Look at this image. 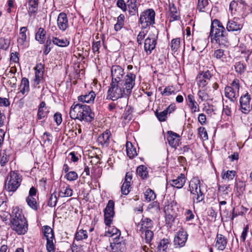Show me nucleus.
I'll use <instances>...</instances> for the list:
<instances>
[{"mask_svg": "<svg viewBox=\"0 0 252 252\" xmlns=\"http://www.w3.org/2000/svg\"><path fill=\"white\" fill-rule=\"evenodd\" d=\"M135 74L129 73L125 76V82L111 81L106 98L116 100L124 95H129L135 85Z\"/></svg>", "mask_w": 252, "mask_h": 252, "instance_id": "1", "label": "nucleus"}, {"mask_svg": "<svg viewBox=\"0 0 252 252\" xmlns=\"http://www.w3.org/2000/svg\"><path fill=\"white\" fill-rule=\"evenodd\" d=\"M10 216L11 228L18 234H24L28 230V222L22 210L19 207H13Z\"/></svg>", "mask_w": 252, "mask_h": 252, "instance_id": "2", "label": "nucleus"}, {"mask_svg": "<svg viewBox=\"0 0 252 252\" xmlns=\"http://www.w3.org/2000/svg\"><path fill=\"white\" fill-rule=\"evenodd\" d=\"M69 115L72 119L87 122H91L94 118V114L89 106L81 103L75 104V102L70 108Z\"/></svg>", "mask_w": 252, "mask_h": 252, "instance_id": "3", "label": "nucleus"}, {"mask_svg": "<svg viewBox=\"0 0 252 252\" xmlns=\"http://www.w3.org/2000/svg\"><path fill=\"white\" fill-rule=\"evenodd\" d=\"M114 202L113 200H109L108 204L104 209V222L106 225L108 227V229L106 233L110 234V236H114V239H119L121 235L120 231L115 227L114 226H111V223L112 219L114 215Z\"/></svg>", "mask_w": 252, "mask_h": 252, "instance_id": "4", "label": "nucleus"}, {"mask_svg": "<svg viewBox=\"0 0 252 252\" xmlns=\"http://www.w3.org/2000/svg\"><path fill=\"white\" fill-rule=\"evenodd\" d=\"M153 227V221L149 218L141 220L137 226V231L142 238H144L147 244H150L154 237V232L151 230Z\"/></svg>", "mask_w": 252, "mask_h": 252, "instance_id": "5", "label": "nucleus"}, {"mask_svg": "<svg viewBox=\"0 0 252 252\" xmlns=\"http://www.w3.org/2000/svg\"><path fill=\"white\" fill-rule=\"evenodd\" d=\"M22 181V176L15 171H11L5 181V189L9 192H14L20 187Z\"/></svg>", "mask_w": 252, "mask_h": 252, "instance_id": "6", "label": "nucleus"}, {"mask_svg": "<svg viewBox=\"0 0 252 252\" xmlns=\"http://www.w3.org/2000/svg\"><path fill=\"white\" fill-rule=\"evenodd\" d=\"M155 15L153 9H148L141 14L139 22L141 24L142 29H146L155 24Z\"/></svg>", "mask_w": 252, "mask_h": 252, "instance_id": "7", "label": "nucleus"}, {"mask_svg": "<svg viewBox=\"0 0 252 252\" xmlns=\"http://www.w3.org/2000/svg\"><path fill=\"white\" fill-rule=\"evenodd\" d=\"M200 184V180L198 178H193L190 181L189 185L190 193L196 195L197 202L202 201L204 198V194L201 191Z\"/></svg>", "mask_w": 252, "mask_h": 252, "instance_id": "8", "label": "nucleus"}, {"mask_svg": "<svg viewBox=\"0 0 252 252\" xmlns=\"http://www.w3.org/2000/svg\"><path fill=\"white\" fill-rule=\"evenodd\" d=\"M158 35V32L157 30H155L153 34H150L148 37L145 40L144 51L147 53V55H150L155 48Z\"/></svg>", "mask_w": 252, "mask_h": 252, "instance_id": "9", "label": "nucleus"}, {"mask_svg": "<svg viewBox=\"0 0 252 252\" xmlns=\"http://www.w3.org/2000/svg\"><path fill=\"white\" fill-rule=\"evenodd\" d=\"M226 31L222 23L218 19H214L211 23L210 36L211 40H213L216 37L220 35Z\"/></svg>", "mask_w": 252, "mask_h": 252, "instance_id": "10", "label": "nucleus"}, {"mask_svg": "<svg viewBox=\"0 0 252 252\" xmlns=\"http://www.w3.org/2000/svg\"><path fill=\"white\" fill-rule=\"evenodd\" d=\"M112 81L117 82H125V76L124 71L120 65H113L111 70Z\"/></svg>", "mask_w": 252, "mask_h": 252, "instance_id": "11", "label": "nucleus"}, {"mask_svg": "<svg viewBox=\"0 0 252 252\" xmlns=\"http://www.w3.org/2000/svg\"><path fill=\"white\" fill-rule=\"evenodd\" d=\"M251 99V95L248 93L241 96L240 98V104L242 113L248 114L252 109V105L250 104Z\"/></svg>", "mask_w": 252, "mask_h": 252, "instance_id": "12", "label": "nucleus"}, {"mask_svg": "<svg viewBox=\"0 0 252 252\" xmlns=\"http://www.w3.org/2000/svg\"><path fill=\"white\" fill-rule=\"evenodd\" d=\"M188 233L183 229L180 230L175 236L174 240V245L176 247H183L188 239Z\"/></svg>", "mask_w": 252, "mask_h": 252, "instance_id": "13", "label": "nucleus"}, {"mask_svg": "<svg viewBox=\"0 0 252 252\" xmlns=\"http://www.w3.org/2000/svg\"><path fill=\"white\" fill-rule=\"evenodd\" d=\"M167 140L171 147L176 148L179 144L180 137L178 134L170 130L167 132Z\"/></svg>", "mask_w": 252, "mask_h": 252, "instance_id": "14", "label": "nucleus"}, {"mask_svg": "<svg viewBox=\"0 0 252 252\" xmlns=\"http://www.w3.org/2000/svg\"><path fill=\"white\" fill-rule=\"evenodd\" d=\"M57 26L59 29L62 32L65 31L68 27V18L64 12L60 13L57 19Z\"/></svg>", "mask_w": 252, "mask_h": 252, "instance_id": "15", "label": "nucleus"}, {"mask_svg": "<svg viewBox=\"0 0 252 252\" xmlns=\"http://www.w3.org/2000/svg\"><path fill=\"white\" fill-rule=\"evenodd\" d=\"M215 247L219 251L224 250L227 244V238L221 234H217L215 239Z\"/></svg>", "mask_w": 252, "mask_h": 252, "instance_id": "16", "label": "nucleus"}, {"mask_svg": "<svg viewBox=\"0 0 252 252\" xmlns=\"http://www.w3.org/2000/svg\"><path fill=\"white\" fill-rule=\"evenodd\" d=\"M231 189L230 188V185H219L218 187V192L219 195L218 200H219L220 198L222 199L227 200L229 198V193Z\"/></svg>", "mask_w": 252, "mask_h": 252, "instance_id": "17", "label": "nucleus"}, {"mask_svg": "<svg viewBox=\"0 0 252 252\" xmlns=\"http://www.w3.org/2000/svg\"><path fill=\"white\" fill-rule=\"evenodd\" d=\"M237 18H234L229 20L227 23L226 29L228 32H235L240 31L243 28V25L238 23L236 21Z\"/></svg>", "mask_w": 252, "mask_h": 252, "instance_id": "18", "label": "nucleus"}, {"mask_svg": "<svg viewBox=\"0 0 252 252\" xmlns=\"http://www.w3.org/2000/svg\"><path fill=\"white\" fill-rule=\"evenodd\" d=\"M110 133L109 131H106L105 132L101 134L97 138V142L98 145L107 147L109 144V138Z\"/></svg>", "mask_w": 252, "mask_h": 252, "instance_id": "19", "label": "nucleus"}, {"mask_svg": "<svg viewBox=\"0 0 252 252\" xmlns=\"http://www.w3.org/2000/svg\"><path fill=\"white\" fill-rule=\"evenodd\" d=\"M95 97V93L92 91L88 94L79 96L78 97V99L80 102H86L87 103H92L94 102Z\"/></svg>", "mask_w": 252, "mask_h": 252, "instance_id": "20", "label": "nucleus"}, {"mask_svg": "<svg viewBox=\"0 0 252 252\" xmlns=\"http://www.w3.org/2000/svg\"><path fill=\"white\" fill-rule=\"evenodd\" d=\"M186 182L184 175L181 174L177 179H173L169 181L170 185L175 188L180 189L185 185Z\"/></svg>", "mask_w": 252, "mask_h": 252, "instance_id": "21", "label": "nucleus"}, {"mask_svg": "<svg viewBox=\"0 0 252 252\" xmlns=\"http://www.w3.org/2000/svg\"><path fill=\"white\" fill-rule=\"evenodd\" d=\"M213 40L220 45L227 46L228 44L227 32L226 31H223V33H221L220 35L216 37Z\"/></svg>", "mask_w": 252, "mask_h": 252, "instance_id": "22", "label": "nucleus"}, {"mask_svg": "<svg viewBox=\"0 0 252 252\" xmlns=\"http://www.w3.org/2000/svg\"><path fill=\"white\" fill-rule=\"evenodd\" d=\"M224 93L225 96L231 101H234V98H236L239 95L237 91L232 89L231 86H226L225 88Z\"/></svg>", "mask_w": 252, "mask_h": 252, "instance_id": "23", "label": "nucleus"}, {"mask_svg": "<svg viewBox=\"0 0 252 252\" xmlns=\"http://www.w3.org/2000/svg\"><path fill=\"white\" fill-rule=\"evenodd\" d=\"M127 5L130 15H135L136 13L138 12L137 0H128L127 1Z\"/></svg>", "mask_w": 252, "mask_h": 252, "instance_id": "24", "label": "nucleus"}, {"mask_svg": "<svg viewBox=\"0 0 252 252\" xmlns=\"http://www.w3.org/2000/svg\"><path fill=\"white\" fill-rule=\"evenodd\" d=\"M188 101L189 102V106L191 109L192 112H196L199 111L198 105L192 94H189L188 95Z\"/></svg>", "mask_w": 252, "mask_h": 252, "instance_id": "25", "label": "nucleus"}, {"mask_svg": "<svg viewBox=\"0 0 252 252\" xmlns=\"http://www.w3.org/2000/svg\"><path fill=\"white\" fill-rule=\"evenodd\" d=\"M169 16L170 17V21L177 20L180 18V16L178 14L177 9L174 3L170 4L169 5Z\"/></svg>", "mask_w": 252, "mask_h": 252, "instance_id": "26", "label": "nucleus"}, {"mask_svg": "<svg viewBox=\"0 0 252 252\" xmlns=\"http://www.w3.org/2000/svg\"><path fill=\"white\" fill-rule=\"evenodd\" d=\"M39 0H28V12L31 14L36 13L38 10Z\"/></svg>", "mask_w": 252, "mask_h": 252, "instance_id": "27", "label": "nucleus"}, {"mask_svg": "<svg viewBox=\"0 0 252 252\" xmlns=\"http://www.w3.org/2000/svg\"><path fill=\"white\" fill-rule=\"evenodd\" d=\"M20 92L23 94L26 93H28L30 91L29 81V80L24 77L22 79L20 88Z\"/></svg>", "mask_w": 252, "mask_h": 252, "instance_id": "28", "label": "nucleus"}, {"mask_svg": "<svg viewBox=\"0 0 252 252\" xmlns=\"http://www.w3.org/2000/svg\"><path fill=\"white\" fill-rule=\"evenodd\" d=\"M126 149L127 155L130 158H132L137 155L136 149L133 147L131 142H126Z\"/></svg>", "mask_w": 252, "mask_h": 252, "instance_id": "29", "label": "nucleus"}, {"mask_svg": "<svg viewBox=\"0 0 252 252\" xmlns=\"http://www.w3.org/2000/svg\"><path fill=\"white\" fill-rule=\"evenodd\" d=\"M136 173L142 179H147L148 176L147 168L144 165H140L137 168Z\"/></svg>", "mask_w": 252, "mask_h": 252, "instance_id": "30", "label": "nucleus"}, {"mask_svg": "<svg viewBox=\"0 0 252 252\" xmlns=\"http://www.w3.org/2000/svg\"><path fill=\"white\" fill-rule=\"evenodd\" d=\"M52 41L55 45L60 47H66L69 44V41L66 38L59 39L53 37Z\"/></svg>", "mask_w": 252, "mask_h": 252, "instance_id": "31", "label": "nucleus"}, {"mask_svg": "<svg viewBox=\"0 0 252 252\" xmlns=\"http://www.w3.org/2000/svg\"><path fill=\"white\" fill-rule=\"evenodd\" d=\"M27 31L26 27H21L20 30V35L17 41L19 45H23L27 39L26 32Z\"/></svg>", "mask_w": 252, "mask_h": 252, "instance_id": "32", "label": "nucleus"}, {"mask_svg": "<svg viewBox=\"0 0 252 252\" xmlns=\"http://www.w3.org/2000/svg\"><path fill=\"white\" fill-rule=\"evenodd\" d=\"M169 244L168 239L164 238L161 240L158 246V252H165Z\"/></svg>", "mask_w": 252, "mask_h": 252, "instance_id": "33", "label": "nucleus"}, {"mask_svg": "<svg viewBox=\"0 0 252 252\" xmlns=\"http://www.w3.org/2000/svg\"><path fill=\"white\" fill-rule=\"evenodd\" d=\"M46 32L43 28H40L35 34V39L40 43H43L45 39Z\"/></svg>", "mask_w": 252, "mask_h": 252, "instance_id": "34", "label": "nucleus"}, {"mask_svg": "<svg viewBox=\"0 0 252 252\" xmlns=\"http://www.w3.org/2000/svg\"><path fill=\"white\" fill-rule=\"evenodd\" d=\"M43 233L46 240L51 238H54V234L53 230L49 226L45 225L43 227Z\"/></svg>", "mask_w": 252, "mask_h": 252, "instance_id": "35", "label": "nucleus"}, {"mask_svg": "<svg viewBox=\"0 0 252 252\" xmlns=\"http://www.w3.org/2000/svg\"><path fill=\"white\" fill-rule=\"evenodd\" d=\"M236 172L234 170H227L223 171L221 174V177L223 180H227L228 181L232 180L235 177Z\"/></svg>", "mask_w": 252, "mask_h": 252, "instance_id": "36", "label": "nucleus"}, {"mask_svg": "<svg viewBox=\"0 0 252 252\" xmlns=\"http://www.w3.org/2000/svg\"><path fill=\"white\" fill-rule=\"evenodd\" d=\"M145 198L148 201L150 202L154 200L156 197V195L154 191L150 189L146 190L144 193Z\"/></svg>", "mask_w": 252, "mask_h": 252, "instance_id": "37", "label": "nucleus"}, {"mask_svg": "<svg viewBox=\"0 0 252 252\" xmlns=\"http://www.w3.org/2000/svg\"><path fill=\"white\" fill-rule=\"evenodd\" d=\"M26 202L28 205L32 209L37 210L38 209V205L36 199L32 196H28L26 198Z\"/></svg>", "mask_w": 252, "mask_h": 252, "instance_id": "38", "label": "nucleus"}, {"mask_svg": "<svg viewBox=\"0 0 252 252\" xmlns=\"http://www.w3.org/2000/svg\"><path fill=\"white\" fill-rule=\"evenodd\" d=\"M88 238L87 232L85 230L80 229L75 234V239L77 241L86 239Z\"/></svg>", "mask_w": 252, "mask_h": 252, "instance_id": "39", "label": "nucleus"}, {"mask_svg": "<svg viewBox=\"0 0 252 252\" xmlns=\"http://www.w3.org/2000/svg\"><path fill=\"white\" fill-rule=\"evenodd\" d=\"M155 115L160 122H164L167 118L168 112L165 109L163 111L158 112V110L155 112Z\"/></svg>", "mask_w": 252, "mask_h": 252, "instance_id": "40", "label": "nucleus"}, {"mask_svg": "<svg viewBox=\"0 0 252 252\" xmlns=\"http://www.w3.org/2000/svg\"><path fill=\"white\" fill-rule=\"evenodd\" d=\"M53 239H55V238L50 239L48 238L47 240L46 249L48 252H55V247L53 243Z\"/></svg>", "mask_w": 252, "mask_h": 252, "instance_id": "41", "label": "nucleus"}, {"mask_svg": "<svg viewBox=\"0 0 252 252\" xmlns=\"http://www.w3.org/2000/svg\"><path fill=\"white\" fill-rule=\"evenodd\" d=\"M180 46V38H175L172 40L171 42V48L172 51L176 52Z\"/></svg>", "mask_w": 252, "mask_h": 252, "instance_id": "42", "label": "nucleus"}, {"mask_svg": "<svg viewBox=\"0 0 252 252\" xmlns=\"http://www.w3.org/2000/svg\"><path fill=\"white\" fill-rule=\"evenodd\" d=\"M9 160V156L7 155L5 151H3L0 155V164L1 166H4Z\"/></svg>", "mask_w": 252, "mask_h": 252, "instance_id": "43", "label": "nucleus"}, {"mask_svg": "<svg viewBox=\"0 0 252 252\" xmlns=\"http://www.w3.org/2000/svg\"><path fill=\"white\" fill-rule=\"evenodd\" d=\"M198 132L200 137L203 140H206L208 139V133L205 127L202 126L199 127L198 128Z\"/></svg>", "mask_w": 252, "mask_h": 252, "instance_id": "44", "label": "nucleus"}, {"mask_svg": "<svg viewBox=\"0 0 252 252\" xmlns=\"http://www.w3.org/2000/svg\"><path fill=\"white\" fill-rule=\"evenodd\" d=\"M234 68L236 72L241 74L244 72L246 66L243 64V63L239 62L235 63L234 65Z\"/></svg>", "mask_w": 252, "mask_h": 252, "instance_id": "45", "label": "nucleus"}, {"mask_svg": "<svg viewBox=\"0 0 252 252\" xmlns=\"http://www.w3.org/2000/svg\"><path fill=\"white\" fill-rule=\"evenodd\" d=\"M181 151L180 154L185 155V156H189L192 153V150L188 145H185L181 147L180 149Z\"/></svg>", "mask_w": 252, "mask_h": 252, "instance_id": "46", "label": "nucleus"}, {"mask_svg": "<svg viewBox=\"0 0 252 252\" xmlns=\"http://www.w3.org/2000/svg\"><path fill=\"white\" fill-rule=\"evenodd\" d=\"M130 184L124 182L121 187L122 193L124 195L128 194L130 190Z\"/></svg>", "mask_w": 252, "mask_h": 252, "instance_id": "47", "label": "nucleus"}, {"mask_svg": "<svg viewBox=\"0 0 252 252\" xmlns=\"http://www.w3.org/2000/svg\"><path fill=\"white\" fill-rule=\"evenodd\" d=\"M10 44V40L8 39L4 38H0V48L6 50L9 47Z\"/></svg>", "mask_w": 252, "mask_h": 252, "instance_id": "48", "label": "nucleus"}, {"mask_svg": "<svg viewBox=\"0 0 252 252\" xmlns=\"http://www.w3.org/2000/svg\"><path fill=\"white\" fill-rule=\"evenodd\" d=\"M208 4V0H198L197 9L200 12H204L203 9Z\"/></svg>", "mask_w": 252, "mask_h": 252, "instance_id": "49", "label": "nucleus"}, {"mask_svg": "<svg viewBox=\"0 0 252 252\" xmlns=\"http://www.w3.org/2000/svg\"><path fill=\"white\" fill-rule=\"evenodd\" d=\"M57 202V197L55 193H52L48 200V205L50 207H53L56 206Z\"/></svg>", "mask_w": 252, "mask_h": 252, "instance_id": "50", "label": "nucleus"}, {"mask_svg": "<svg viewBox=\"0 0 252 252\" xmlns=\"http://www.w3.org/2000/svg\"><path fill=\"white\" fill-rule=\"evenodd\" d=\"M212 74H211L209 70H207L204 72H202L199 74L197 76V78H202L206 79L207 81H209L212 78Z\"/></svg>", "mask_w": 252, "mask_h": 252, "instance_id": "51", "label": "nucleus"}, {"mask_svg": "<svg viewBox=\"0 0 252 252\" xmlns=\"http://www.w3.org/2000/svg\"><path fill=\"white\" fill-rule=\"evenodd\" d=\"M65 177L67 180L74 181L78 178V175L75 171H70L66 174Z\"/></svg>", "mask_w": 252, "mask_h": 252, "instance_id": "52", "label": "nucleus"}, {"mask_svg": "<svg viewBox=\"0 0 252 252\" xmlns=\"http://www.w3.org/2000/svg\"><path fill=\"white\" fill-rule=\"evenodd\" d=\"M172 89V87H166L163 92H161V94L162 95L169 96L172 94H174V91Z\"/></svg>", "mask_w": 252, "mask_h": 252, "instance_id": "53", "label": "nucleus"}, {"mask_svg": "<svg viewBox=\"0 0 252 252\" xmlns=\"http://www.w3.org/2000/svg\"><path fill=\"white\" fill-rule=\"evenodd\" d=\"M224 56V51L222 49H218L215 51L214 56L217 59L222 60Z\"/></svg>", "mask_w": 252, "mask_h": 252, "instance_id": "54", "label": "nucleus"}, {"mask_svg": "<svg viewBox=\"0 0 252 252\" xmlns=\"http://www.w3.org/2000/svg\"><path fill=\"white\" fill-rule=\"evenodd\" d=\"M45 109H38L37 118L38 120H41L47 116V111H45Z\"/></svg>", "mask_w": 252, "mask_h": 252, "instance_id": "55", "label": "nucleus"}, {"mask_svg": "<svg viewBox=\"0 0 252 252\" xmlns=\"http://www.w3.org/2000/svg\"><path fill=\"white\" fill-rule=\"evenodd\" d=\"M52 41L49 38H48L46 40L45 48L43 51V53L45 55H47L51 50V47H50V46L51 44Z\"/></svg>", "mask_w": 252, "mask_h": 252, "instance_id": "56", "label": "nucleus"}, {"mask_svg": "<svg viewBox=\"0 0 252 252\" xmlns=\"http://www.w3.org/2000/svg\"><path fill=\"white\" fill-rule=\"evenodd\" d=\"M54 119L58 126H59L62 122V117L61 113H56L54 115Z\"/></svg>", "mask_w": 252, "mask_h": 252, "instance_id": "57", "label": "nucleus"}, {"mask_svg": "<svg viewBox=\"0 0 252 252\" xmlns=\"http://www.w3.org/2000/svg\"><path fill=\"white\" fill-rule=\"evenodd\" d=\"M117 5L123 11L126 10V4L124 0H118L117 1Z\"/></svg>", "mask_w": 252, "mask_h": 252, "instance_id": "58", "label": "nucleus"}, {"mask_svg": "<svg viewBox=\"0 0 252 252\" xmlns=\"http://www.w3.org/2000/svg\"><path fill=\"white\" fill-rule=\"evenodd\" d=\"M230 86L231 87L232 89H233L235 91H237V93H238L240 88L239 80L234 79L231 84Z\"/></svg>", "mask_w": 252, "mask_h": 252, "instance_id": "59", "label": "nucleus"}, {"mask_svg": "<svg viewBox=\"0 0 252 252\" xmlns=\"http://www.w3.org/2000/svg\"><path fill=\"white\" fill-rule=\"evenodd\" d=\"M198 95L202 101L207 100L208 98V94L204 91H198Z\"/></svg>", "mask_w": 252, "mask_h": 252, "instance_id": "60", "label": "nucleus"}, {"mask_svg": "<svg viewBox=\"0 0 252 252\" xmlns=\"http://www.w3.org/2000/svg\"><path fill=\"white\" fill-rule=\"evenodd\" d=\"M101 41H98L94 42L93 44L92 49L94 52H98L100 47H101Z\"/></svg>", "mask_w": 252, "mask_h": 252, "instance_id": "61", "label": "nucleus"}, {"mask_svg": "<svg viewBox=\"0 0 252 252\" xmlns=\"http://www.w3.org/2000/svg\"><path fill=\"white\" fill-rule=\"evenodd\" d=\"M17 78L15 76L10 77V79L8 81V84L11 87L15 88L16 87Z\"/></svg>", "mask_w": 252, "mask_h": 252, "instance_id": "62", "label": "nucleus"}, {"mask_svg": "<svg viewBox=\"0 0 252 252\" xmlns=\"http://www.w3.org/2000/svg\"><path fill=\"white\" fill-rule=\"evenodd\" d=\"M186 220L187 221H189L194 218V215L193 214L190 210H187L186 212Z\"/></svg>", "mask_w": 252, "mask_h": 252, "instance_id": "63", "label": "nucleus"}, {"mask_svg": "<svg viewBox=\"0 0 252 252\" xmlns=\"http://www.w3.org/2000/svg\"><path fill=\"white\" fill-rule=\"evenodd\" d=\"M245 184L242 181H239L238 183H236L235 185V187L236 188L238 191L242 192L245 189Z\"/></svg>", "mask_w": 252, "mask_h": 252, "instance_id": "64", "label": "nucleus"}]
</instances>
